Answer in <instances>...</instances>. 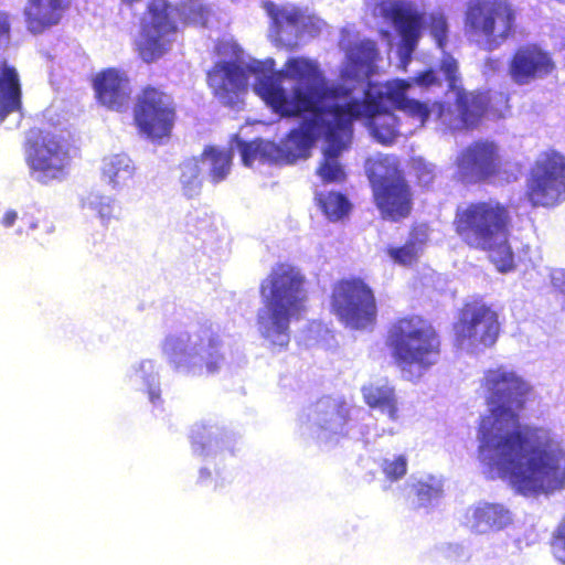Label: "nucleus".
Returning <instances> with one entry per match:
<instances>
[{
    "label": "nucleus",
    "instance_id": "nucleus-38",
    "mask_svg": "<svg viewBox=\"0 0 565 565\" xmlns=\"http://www.w3.org/2000/svg\"><path fill=\"white\" fill-rule=\"evenodd\" d=\"M552 550L554 556L565 564V516L557 525L552 539Z\"/></svg>",
    "mask_w": 565,
    "mask_h": 565
},
{
    "label": "nucleus",
    "instance_id": "nucleus-35",
    "mask_svg": "<svg viewBox=\"0 0 565 565\" xmlns=\"http://www.w3.org/2000/svg\"><path fill=\"white\" fill-rule=\"evenodd\" d=\"M382 471L390 481L402 479L407 472V458L404 455H398L393 459H384Z\"/></svg>",
    "mask_w": 565,
    "mask_h": 565
},
{
    "label": "nucleus",
    "instance_id": "nucleus-30",
    "mask_svg": "<svg viewBox=\"0 0 565 565\" xmlns=\"http://www.w3.org/2000/svg\"><path fill=\"white\" fill-rule=\"evenodd\" d=\"M317 201L323 213L331 221L341 220L350 211L349 201L338 192L317 194Z\"/></svg>",
    "mask_w": 565,
    "mask_h": 565
},
{
    "label": "nucleus",
    "instance_id": "nucleus-8",
    "mask_svg": "<svg viewBox=\"0 0 565 565\" xmlns=\"http://www.w3.org/2000/svg\"><path fill=\"white\" fill-rule=\"evenodd\" d=\"M265 313L258 317L262 335L273 347L286 348L290 340L289 324L307 310V292L302 285H262Z\"/></svg>",
    "mask_w": 565,
    "mask_h": 565
},
{
    "label": "nucleus",
    "instance_id": "nucleus-42",
    "mask_svg": "<svg viewBox=\"0 0 565 565\" xmlns=\"http://www.w3.org/2000/svg\"><path fill=\"white\" fill-rule=\"evenodd\" d=\"M552 282H565V269L555 268L551 270L550 274Z\"/></svg>",
    "mask_w": 565,
    "mask_h": 565
},
{
    "label": "nucleus",
    "instance_id": "nucleus-17",
    "mask_svg": "<svg viewBox=\"0 0 565 565\" xmlns=\"http://www.w3.org/2000/svg\"><path fill=\"white\" fill-rule=\"evenodd\" d=\"M26 161L33 179L46 184L63 177L68 154L58 140L45 136L28 148Z\"/></svg>",
    "mask_w": 565,
    "mask_h": 565
},
{
    "label": "nucleus",
    "instance_id": "nucleus-11",
    "mask_svg": "<svg viewBox=\"0 0 565 565\" xmlns=\"http://www.w3.org/2000/svg\"><path fill=\"white\" fill-rule=\"evenodd\" d=\"M456 175L467 183L488 180L510 182L516 174L509 172L502 161L500 148L492 141L481 140L465 148L456 159Z\"/></svg>",
    "mask_w": 565,
    "mask_h": 565
},
{
    "label": "nucleus",
    "instance_id": "nucleus-43",
    "mask_svg": "<svg viewBox=\"0 0 565 565\" xmlns=\"http://www.w3.org/2000/svg\"><path fill=\"white\" fill-rule=\"evenodd\" d=\"M211 478V471L209 469H201L200 470V480L205 481Z\"/></svg>",
    "mask_w": 565,
    "mask_h": 565
},
{
    "label": "nucleus",
    "instance_id": "nucleus-2",
    "mask_svg": "<svg viewBox=\"0 0 565 565\" xmlns=\"http://www.w3.org/2000/svg\"><path fill=\"white\" fill-rule=\"evenodd\" d=\"M231 46L235 61L217 63L207 75L210 87L224 105H235L239 94L253 77V90L266 105L282 117L301 119L299 128L292 129L279 145L263 146V152L274 163H295L307 159L311 148L337 117L333 110L330 84L319 64L306 57H291L284 67L275 72V61L239 60L235 44L221 43L218 54Z\"/></svg>",
    "mask_w": 565,
    "mask_h": 565
},
{
    "label": "nucleus",
    "instance_id": "nucleus-6",
    "mask_svg": "<svg viewBox=\"0 0 565 565\" xmlns=\"http://www.w3.org/2000/svg\"><path fill=\"white\" fill-rule=\"evenodd\" d=\"M178 12L184 23L205 25L210 11L202 0H179L175 6L166 0H152L141 23L137 46L145 62L161 57L168 50L175 32L173 13Z\"/></svg>",
    "mask_w": 565,
    "mask_h": 565
},
{
    "label": "nucleus",
    "instance_id": "nucleus-10",
    "mask_svg": "<svg viewBox=\"0 0 565 565\" xmlns=\"http://www.w3.org/2000/svg\"><path fill=\"white\" fill-rule=\"evenodd\" d=\"M223 342L218 334L200 337L195 348L188 350L177 338L167 339L164 352L169 364L175 372L189 376H210L217 374L225 363L222 352Z\"/></svg>",
    "mask_w": 565,
    "mask_h": 565
},
{
    "label": "nucleus",
    "instance_id": "nucleus-3",
    "mask_svg": "<svg viewBox=\"0 0 565 565\" xmlns=\"http://www.w3.org/2000/svg\"><path fill=\"white\" fill-rule=\"evenodd\" d=\"M481 387L492 422L480 425L479 456L523 494L550 493L565 488V448L548 429L523 425L530 385L505 366L484 372Z\"/></svg>",
    "mask_w": 565,
    "mask_h": 565
},
{
    "label": "nucleus",
    "instance_id": "nucleus-34",
    "mask_svg": "<svg viewBox=\"0 0 565 565\" xmlns=\"http://www.w3.org/2000/svg\"><path fill=\"white\" fill-rule=\"evenodd\" d=\"M303 276L300 270L291 264L280 263L273 267L269 282H302Z\"/></svg>",
    "mask_w": 565,
    "mask_h": 565
},
{
    "label": "nucleus",
    "instance_id": "nucleus-14",
    "mask_svg": "<svg viewBox=\"0 0 565 565\" xmlns=\"http://www.w3.org/2000/svg\"><path fill=\"white\" fill-rule=\"evenodd\" d=\"M332 311L348 327L364 329L376 321V302L369 285H335Z\"/></svg>",
    "mask_w": 565,
    "mask_h": 565
},
{
    "label": "nucleus",
    "instance_id": "nucleus-16",
    "mask_svg": "<svg viewBox=\"0 0 565 565\" xmlns=\"http://www.w3.org/2000/svg\"><path fill=\"white\" fill-rule=\"evenodd\" d=\"M135 120L141 132L149 138L167 137L174 120L172 98L157 88H145L137 99Z\"/></svg>",
    "mask_w": 565,
    "mask_h": 565
},
{
    "label": "nucleus",
    "instance_id": "nucleus-40",
    "mask_svg": "<svg viewBox=\"0 0 565 565\" xmlns=\"http://www.w3.org/2000/svg\"><path fill=\"white\" fill-rule=\"evenodd\" d=\"M10 32V22L6 13L0 12V40L8 36Z\"/></svg>",
    "mask_w": 565,
    "mask_h": 565
},
{
    "label": "nucleus",
    "instance_id": "nucleus-29",
    "mask_svg": "<svg viewBox=\"0 0 565 565\" xmlns=\"http://www.w3.org/2000/svg\"><path fill=\"white\" fill-rule=\"evenodd\" d=\"M180 183L184 194L189 198L199 194L202 185V167L200 160L195 158L185 160L180 166Z\"/></svg>",
    "mask_w": 565,
    "mask_h": 565
},
{
    "label": "nucleus",
    "instance_id": "nucleus-20",
    "mask_svg": "<svg viewBox=\"0 0 565 565\" xmlns=\"http://www.w3.org/2000/svg\"><path fill=\"white\" fill-rule=\"evenodd\" d=\"M367 177L372 183L375 200H380L384 209H388V192L384 186L404 181L398 169V161L393 156L377 154L365 163Z\"/></svg>",
    "mask_w": 565,
    "mask_h": 565
},
{
    "label": "nucleus",
    "instance_id": "nucleus-31",
    "mask_svg": "<svg viewBox=\"0 0 565 565\" xmlns=\"http://www.w3.org/2000/svg\"><path fill=\"white\" fill-rule=\"evenodd\" d=\"M115 201L108 195L97 192L89 193L84 200V206L97 213L102 221H108L114 216Z\"/></svg>",
    "mask_w": 565,
    "mask_h": 565
},
{
    "label": "nucleus",
    "instance_id": "nucleus-24",
    "mask_svg": "<svg viewBox=\"0 0 565 565\" xmlns=\"http://www.w3.org/2000/svg\"><path fill=\"white\" fill-rule=\"evenodd\" d=\"M510 523V511L502 504L483 502L472 509V526L477 532L500 531Z\"/></svg>",
    "mask_w": 565,
    "mask_h": 565
},
{
    "label": "nucleus",
    "instance_id": "nucleus-4",
    "mask_svg": "<svg viewBox=\"0 0 565 565\" xmlns=\"http://www.w3.org/2000/svg\"><path fill=\"white\" fill-rule=\"evenodd\" d=\"M509 209L489 200L458 207L455 228L469 247L486 250L499 271L512 269L514 258L509 244Z\"/></svg>",
    "mask_w": 565,
    "mask_h": 565
},
{
    "label": "nucleus",
    "instance_id": "nucleus-5",
    "mask_svg": "<svg viewBox=\"0 0 565 565\" xmlns=\"http://www.w3.org/2000/svg\"><path fill=\"white\" fill-rule=\"evenodd\" d=\"M385 344L394 364L408 381L418 380L441 355V338L435 327L418 315L395 319L387 329Z\"/></svg>",
    "mask_w": 565,
    "mask_h": 565
},
{
    "label": "nucleus",
    "instance_id": "nucleus-45",
    "mask_svg": "<svg viewBox=\"0 0 565 565\" xmlns=\"http://www.w3.org/2000/svg\"><path fill=\"white\" fill-rule=\"evenodd\" d=\"M494 63H495V62L490 61V66H491V68H494Z\"/></svg>",
    "mask_w": 565,
    "mask_h": 565
},
{
    "label": "nucleus",
    "instance_id": "nucleus-33",
    "mask_svg": "<svg viewBox=\"0 0 565 565\" xmlns=\"http://www.w3.org/2000/svg\"><path fill=\"white\" fill-rule=\"evenodd\" d=\"M265 143H270V141L259 140L250 143L237 142L242 161L246 167H252L256 160L270 162L269 156L263 152V146Z\"/></svg>",
    "mask_w": 565,
    "mask_h": 565
},
{
    "label": "nucleus",
    "instance_id": "nucleus-25",
    "mask_svg": "<svg viewBox=\"0 0 565 565\" xmlns=\"http://www.w3.org/2000/svg\"><path fill=\"white\" fill-rule=\"evenodd\" d=\"M364 403L373 409L386 414L390 419L398 418V399L394 386L370 383L361 388Z\"/></svg>",
    "mask_w": 565,
    "mask_h": 565
},
{
    "label": "nucleus",
    "instance_id": "nucleus-32",
    "mask_svg": "<svg viewBox=\"0 0 565 565\" xmlns=\"http://www.w3.org/2000/svg\"><path fill=\"white\" fill-rule=\"evenodd\" d=\"M422 249L423 241H409L403 247L388 248L387 253L395 263L401 265H411L418 259Z\"/></svg>",
    "mask_w": 565,
    "mask_h": 565
},
{
    "label": "nucleus",
    "instance_id": "nucleus-1",
    "mask_svg": "<svg viewBox=\"0 0 565 565\" xmlns=\"http://www.w3.org/2000/svg\"><path fill=\"white\" fill-rule=\"evenodd\" d=\"M345 50L340 83L330 84L333 110L337 117H348L350 129L353 119L364 120L372 137L383 143H393L398 136H409L433 119L441 130H460L472 127L487 111V94L468 93L458 86L457 61L444 53L439 73L455 104L420 103L409 96L413 86L440 85L436 71H428L411 81L394 79L377 86L370 76L376 72L380 57L376 44L367 39L355 40Z\"/></svg>",
    "mask_w": 565,
    "mask_h": 565
},
{
    "label": "nucleus",
    "instance_id": "nucleus-7",
    "mask_svg": "<svg viewBox=\"0 0 565 565\" xmlns=\"http://www.w3.org/2000/svg\"><path fill=\"white\" fill-rule=\"evenodd\" d=\"M373 15L395 28L399 35L397 55L399 66L405 68L417 47L424 28L441 49L447 34V22L441 13L424 14L417 7L405 0H383L373 9Z\"/></svg>",
    "mask_w": 565,
    "mask_h": 565
},
{
    "label": "nucleus",
    "instance_id": "nucleus-19",
    "mask_svg": "<svg viewBox=\"0 0 565 565\" xmlns=\"http://www.w3.org/2000/svg\"><path fill=\"white\" fill-rule=\"evenodd\" d=\"M555 68L551 55L537 45L521 46L514 54L509 74L518 85H526L550 75Z\"/></svg>",
    "mask_w": 565,
    "mask_h": 565
},
{
    "label": "nucleus",
    "instance_id": "nucleus-23",
    "mask_svg": "<svg viewBox=\"0 0 565 565\" xmlns=\"http://www.w3.org/2000/svg\"><path fill=\"white\" fill-rule=\"evenodd\" d=\"M21 106V87L15 68L3 63L0 66V122Z\"/></svg>",
    "mask_w": 565,
    "mask_h": 565
},
{
    "label": "nucleus",
    "instance_id": "nucleus-37",
    "mask_svg": "<svg viewBox=\"0 0 565 565\" xmlns=\"http://www.w3.org/2000/svg\"><path fill=\"white\" fill-rule=\"evenodd\" d=\"M414 170L419 183L429 185L436 177V166L423 159H417L414 162Z\"/></svg>",
    "mask_w": 565,
    "mask_h": 565
},
{
    "label": "nucleus",
    "instance_id": "nucleus-41",
    "mask_svg": "<svg viewBox=\"0 0 565 565\" xmlns=\"http://www.w3.org/2000/svg\"><path fill=\"white\" fill-rule=\"evenodd\" d=\"M17 218H18V213L13 210H9L4 213V215L1 220V224L4 227H11L14 224Z\"/></svg>",
    "mask_w": 565,
    "mask_h": 565
},
{
    "label": "nucleus",
    "instance_id": "nucleus-15",
    "mask_svg": "<svg viewBox=\"0 0 565 565\" xmlns=\"http://www.w3.org/2000/svg\"><path fill=\"white\" fill-rule=\"evenodd\" d=\"M321 158L316 168L317 177L323 183H341L347 178L342 153L349 149L352 139V129L348 126V117L331 118L326 128Z\"/></svg>",
    "mask_w": 565,
    "mask_h": 565
},
{
    "label": "nucleus",
    "instance_id": "nucleus-18",
    "mask_svg": "<svg viewBox=\"0 0 565 565\" xmlns=\"http://www.w3.org/2000/svg\"><path fill=\"white\" fill-rule=\"evenodd\" d=\"M265 9L273 19L276 40L286 47L296 46L305 32L312 34L320 30L319 20L303 15L295 7L276 8L275 4L268 3Z\"/></svg>",
    "mask_w": 565,
    "mask_h": 565
},
{
    "label": "nucleus",
    "instance_id": "nucleus-21",
    "mask_svg": "<svg viewBox=\"0 0 565 565\" xmlns=\"http://www.w3.org/2000/svg\"><path fill=\"white\" fill-rule=\"evenodd\" d=\"M95 90L103 105L116 110L127 105L131 93L126 74L113 68L96 77Z\"/></svg>",
    "mask_w": 565,
    "mask_h": 565
},
{
    "label": "nucleus",
    "instance_id": "nucleus-28",
    "mask_svg": "<svg viewBox=\"0 0 565 565\" xmlns=\"http://www.w3.org/2000/svg\"><path fill=\"white\" fill-rule=\"evenodd\" d=\"M384 189L388 192V209H384L380 200H376L377 206L384 217H388L393 221L405 217L411 210L409 191L405 181L390 183L384 186Z\"/></svg>",
    "mask_w": 565,
    "mask_h": 565
},
{
    "label": "nucleus",
    "instance_id": "nucleus-13",
    "mask_svg": "<svg viewBox=\"0 0 565 565\" xmlns=\"http://www.w3.org/2000/svg\"><path fill=\"white\" fill-rule=\"evenodd\" d=\"M527 196L534 205L551 206L565 200V157L542 154L531 171Z\"/></svg>",
    "mask_w": 565,
    "mask_h": 565
},
{
    "label": "nucleus",
    "instance_id": "nucleus-22",
    "mask_svg": "<svg viewBox=\"0 0 565 565\" xmlns=\"http://www.w3.org/2000/svg\"><path fill=\"white\" fill-rule=\"evenodd\" d=\"M67 4V0H29L24 8L28 29L32 33H41L46 28L56 25Z\"/></svg>",
    "mask_w": 565,
    "mask_h": 565
},
{
    "label": "nucleus",
    "instance_id": "nucleus-26",
    "mask_svg": "<svg viewBox=\"0 0 565 565\" xmlns=\"http://www.w3.org/2000/svg\"><path fill=\"white\" fill-rule=\"evenodd\" d=\"M102 179L113 189H120L132 179L135 166L125 153L109 154L103 158L100 164Z\"/></svg>",
    "mask_w": 565,
    "mask_h": 565
},
{
    "label": "nucleus",
    "instance_id": "nucleus-39",
    "mask_svg": "<svg viewBox=\"0 0 565 565\" xmlns=\"http://www.w3.org/2000/svg\"><path fill=\"white\" fill-rule=\"evenodd\" d=\"M333 408L342 423H347L350 418V408L344 399H338L333 403Z\"/></svg>",
    "mask_w": 565,
    "mask_h": 565
},
{
    "label": "nucleus",
    "instance_id": "nucleus-9",
    "mask_svg": "<svg viewBox=\"0 0 565 565\" xmlns=\"http://www.w3.org/2000/svg\"><path fill=\"white\" fill-rule=\"evenodd\" d=\"M468 39L484 51H494L515 31V11L508 0H470L465 14Z\"/></svg>",
    "mask_w": 565,
    "mask_h": 565
},
{
    "label": "nucleus",
    "instance_id": "nucleus-12",
    "mask_svg": "<svg viewBox=\"0 0 565 565\" xmlns=\"http://www.w3.org/2000/svg\"><path fill=\"white\" fill-rule=\"evenodd\" d=\"M500 322L498 313L481 301H468L458 311L452 324L456 345L466 343L492 347L499 337Z\"/></svg>",
    "mask_w": 565,
    "mask_h": 565
},
{
    "label": "nucleus",
    "instance_id": "nucleus-44",
    "mask_svg": "<svg viewBox=\"0 0 565 565\" xmlns=\"http://www.w3.org/2000/svg\"><path fill=\"white\" fill-rule=\"evenodd\" d=\"M154 397H159V395L158 394L156 395V394L151 393V399L152 401L154 399Z\"/></svg>",
    "mask_w": 565,
    "mask_h": 565
},
{
    "label": "nucleus",
    "instance_id": "nucleus-36",
    "mask_svg": "<svg viewBox=\"0 0 565 565\" xmlns=\"http://www.w3.org/2000/svg\"><path fill=\"white\" fill-rule=\"evenodd\" d=\"M412 488L418 501V507H425L429 504L433 500L439 498L441 494V490L439 488L424 481L415 482Z\"/></svg>",
    "mask_w": 565,
    "mask_h": 565
},
{
    "label": "nucleus",
    "instance_id": "nucleus-27",
    "mask_svg": "<svg viewBox=\"0 0 565 565\" xmlns=\"http://www.w3.org/2000/svg\"><path fill=\"white\" fill-rule=\"evenodd\" d=\"M232 158L231 150L209 147L203 151L200 159L202 171H205L213 183H218L228 175Z\"/></svg>",
    "mask_w": 565,
    "mask_h": 565
}]
</instances>
